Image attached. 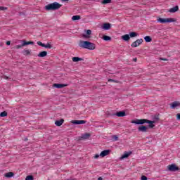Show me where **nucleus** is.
Instances as JSON below:
<instances>
[{
	"instance_id": "obj_1",
	"label": "nucleus",
	"mask_w": 180,
	"mask_h": 180,
	"mask_svg": "<svg viewBox=\"0 0 180 180\" xmlns=\"http://www.w3.org/2000/svg\"><path fill=\"white\" fill-rule=\"evenodd\" d=\"M131 123H133L134 124H144L145 123H148V127H150V129H153L155 127V125H154V123H155V122L150 121L147 119H136V120H132Z\"/></svg>"
},
{
	"instance_id": "obj_2",
	"label": "nucleus",
	"mask_w": 180,
	"mask_h": 180,
	"mask_svg": "<svg viewBox=\"0 0 180 180\" xmlns=\"http://www.w3.org/2000/svg\"><path fill=\"white\" fill-rule=\"evenodd\" d=\"M79 47L82 49H87V50H95V44L88 41H80L79 43Z\"/></svg>"
},
{
	"instance_id": "obj_3",
	"label": "nucleus",
	"mask_w": 180,
	"mask_h": 180,
	"mask_svg": "<svg viewBox=\"0 0 180 180\" xmlns=\"http://www.w3.org/2000/svg\"><path fill=\"white\" fill-rule=\"evenodd\" d=\"M61 8V4L54 2L45 6L46 11H57Z\"/></svg>"
},
{
	"instance_id": "obj_4",
	"label": "nucleus",
	"mask_w": 180,
	"mask_h": 180,
	"mask_svg": "<svg viewBox=\"0 0 180 180\" xmlns=\"http://www.w3.org/2000/svg\"><path fill=\"white\" fill-rule=\"evenodd\" d=\"M159 23H171L172 22H176V19L175 18H158L157 19Z\"/></svg>"
},
{
	"instance_id": "obj_5",
	"label": "nucleus",
	"mask_w": 180,
	"mask_h": 180,
	"mask_svg": "<svg viewBox=\"0 0 180 180\" xmlns=\"http://www.w3.org/2000/svg\"><path fill=\"white\" fill-rule=\"evenodd\" d=\"M167 169L172 172H175V171H178L179 169V167H178L175 164H172L167 166Z\"/></svg>"
},
{
	"instance_id": "obj_6",
	"label": "nucleus",
	"mask_w": 180,
	"mask_h": 180,
	"mask_svg": "<svg viewBox=\"0 0 180 180\" xmlns=\"http://www.w3.org/2000/svg\"><path fill=\"white\" fill-rule=\"evenodd\" d=\"M141 43H143V39H137L136 41L133 42L131 46V47H139V46L141 45Z\"/></svg>"
},
{
	"instance_id": "obj_7",
	"label": "nucleus",
	"mask_w": 180,
	"mask_h": 180,
	"mask_svg": "<svg viewBox=\"0 0 180 180\" xmlns=\"http://www.w3.org/2000/svg\"><path fill=\"white\" fill-rule=\"evenodd\" d=\"M53 86L54 88H58V89H61V88H65V86H68V84H53Z\"/></svg>"
},
{
	"instance_id": "obj_8",
	"label": "nucleus",
	"mask_w": 180,
	"mask_h": 180,
	"mask_svg": "<svg viewBox=\"0 0 180 180\" xmlns=\"http://www.w3.org/2000/svg\"><path fill=\"white\" fill-rule=\"evenodd\" d=\"M71 123L73 124H85L86 123V121L85 120H72Z\"/></svg>"
},
{
	"instance_id": "obj_9",
	"label": "nucleus",
	"mask_w": 180,
	"mask_h": 180,
	"mask_svg": "<svg viewBox=\"0 0 180 180\" xmlns=\"http://www.w3.org/2000/svg\"><path fill=\"white\" fill-rule=\"evenodd\" d=\"M113 116H117L118 117H124V116H126V112L120 111L117 112L116 114H114Z\"/></svg>"
},
{
	"instance_id": "obj_10",
	"label": "nucleus",
	"mask_w": 180,
	"mask_h": 180,
	"mask_svg": "<svg viewBox=\"0 0 180 180\" xmlns=\"http://www.w3.org/2000/svg\"><path fill=\"white\" fill-rule=\"evenodd\" d=\"M110 153V150H103L101 153H100V157H106V155H109V153Z\"/></svg>"
},
{
	"instance_id": "obj_11",
	"label": "nucleus",
	"mask_w": 180,
	"mask_h": 180,
	"mask_svg": "<svg viewBox=\"0 0 180 180\" xmlns=\"http://www.w3.org/2000/svg\"><path fill=\"white\" fill-rule=\"evenodd\" d=\"M178 11H179V7L178 6H175L174 7L170 8L169 12H170V13H175V12H178Z\"/></svg>"
},
{
	"instance_id": "obj_12",
	"label": "nucleus",
	"mask_w": 180,
	"mask_h": 180,
	"mask_svg": "<svg viewBox=\"0 0 180 180\" xmlns=\"http://www.w3.org/2000/svg\"><path fill=\"white\" fill-rule=\"evenodd\" d=\"M139 131H142L143 133H147V127L141 125L138 128Z\"/></svg>"
},
{
	"instance_id": "obj_13",
	"label": "nucleus",
	"mask_w": 180,
	"mask_h": 180,
	"mask_svg": "<svg viewBox=\"0 0 180 180\" xmlns=\"http://www.w3.org/2000/svg\"><path fill=\"white\" fill-rule=\"evenodd\" d=\"M110 27H111V25L109 22H105L103 25V29H104V30H109Z\"/></svg>"
},
{
	"instance_id": "obj_14",
	"label": "nucleus",
	"mask_w": 180,
	"mask_h": 180,
	"mask_svg": "<svg viewBox=\"0 0 180 180\" xmlns=\"http://www.w3.org/2000/svg\"><path fill=\"white\" fill-rule=\"evenodd\" d=\"M89 137H91V134L86 133L82 135L81 139H82V140H88Z\"/></svg>"
},
{
	"instance_id": "obj_15",
	"label": "nucleus",
	"mask_w": 180,
	"mask_h": 180,
	"mask_svg": "<svg viewBox=\"0 0 180 180\" xmlns=\"http://www.w3.org/2000/svg\"><path fill=\"white\" fill-rule=\"evenodd\" d=\"M29 44L33 45L34 42L32 41H26L25 40L22 41V46H29Z\"/></svg>"
},
{
	"instance_id": "obj_16",
	"label": "nucleus",
	"mask_w": 180,
	"mask_h": 180,
	"mask_svg": "<svg viewBox=\"0 0 180 180\" xmlns=\"http://www.w3.org/2000/svg\"><path fill=\"white\" fill-rule=\"evenodd\" d=\"M122 39L124 41H129V40H130V36L127 34L122 35Z\"/></svg>"
},
{
	"instance_id": "obj_17",
	"label": "nucleus",
	"mask_w": 180,
	"mask_h": 180,
	"mask_svg": "<svg viewBox=\"0 0 180 180\" xmlns=\"http://www.w3.org/2000/svg\"><path fill=\"white\" fill-rule=\"evenodd\" d=\"M180 103L178 101L173 102L171 104L172 109H175V108H177V106H179Z\"/></svg>"
},
{
	"instance_id": "obj_18",
	"label": "nucleus",
	"mask_w": 180,
	"mask_h": 180,
	"mask_svg": "<svg viewBox=\"0 0 180 180\" xmlns=\"http://www.w3.org/2000/svg\"><path fill=\"white\" fill-rule=\"evenodd\" d=\"M63 123H64V119H60V120H57L55 122V124L56 126H62Z\"/></svg>"
},
{
	"instance_id": "obj_19",
	"label": "nucleus",
	"mask_w": 180,
	"mask_h": 180,
	"mask_svg": "<svg viewBox=\"0 0 180 180\" xmlns=\"http://www.w3.org/2000/svg\"><path fill=\"white\" fill-rule=\"evenodd\" d=\"M130 154H131V153L124 152V154L121 156V160H124V158H127L130 155Z\"/></svg>"
},
{
	"instance_id": "obj_20",
	"label": "nucleus",
	"mask_w": 180,
	"mask_h": 180,
	"mask_svg": "<svg viewBox=\"0 0 180 180\" xmlns=\"http://www.w3.org/2000/svg\"><path fill=\"white\" fill-rule=\"evenodd\" d=\"M47 56V51H44L38 54V57H46Z\"/></svg>"
},
{
	"instance_id": "obj_21",
	"label": "nucleus",
	"mask_w": 180,
	"mask_h": 180,
	"mask_svg": "<svg viewBox=\"0 0 180 180\" xmlns=\"http://www.w3.org/2000/svg\"><path fill=\"white\" fill-rule=\"evenodd\" d=\"M72 60L73 63H78V61H82V58L79 57H73Z\"/></svg>"
},
{
	"instance_id": "obj_22",
	"label": "nucleus",
	"mask_w": 180,
	"mask_h": 180,
	"mask_svg": "<svg viewBox=\"0 0 180 180\" xmlns=\"http://www.w3.org/2000/svg\"><path fill=\"white\" fill-rule=\"evenodd\" d=\"M13 172H8V173H6L5 174V176L6 178H12V176H13Z\"/></svg>"
},
{
	"instance_id": "obj_23",
	"label": "nucleus",
	"mask_w": 180,
	"mask_h": 180,
	"mask_svg": "<svg viewBox=\"0 0 180 180\" xmlns=\"http://www.w3.org/2000/svg\"><path fill=\"white\" fill-rule=\"evenodd\" d=\"M103 40H105V41H109L112 40V38L109 36L104 35L103 37Z\"/></svg>"
},
{
	"instance_id": "obj_24",
	"label": "nucleus",
	"mask_w": 180,
	"mask_h": 180,
	"mask_svg": "<svg viewBox=\"0 0 180 180\" xmlns=\"http://www.w3.org/2000/svg\"><path fill=\"white\" fill-rule=\"evenodd\" d=\"M81 19V15H73L72 17V20H79Z\"/></svg>"
},
{
	"instance_id": "obj_25",
	"label": "nucleus",
	"mask_w": 180,
	"mask_h": 180,
	"mask_svg": "<svg viewBox=\"0 0 180 180\" xmlns=\"http://www.w3.org/2000/svg\"><path fill=\"white\" fill-rule=\"evenodd\" d=\"M144 39H145V41H146V43H150V42H151V37H150V36H146V37H144Z\"/></svg>"
},
{
	"instance_id": "obj_26",
	"label": "nucleus",
	"mask_w": 180,
	"mask_h": 180,
	"mask_svg": "<svg viewBox=\"0 0 180 180\" xmlns=\"http://www.w3.org/2000/svg\"><path fill=\"white\" fill-rule=\"evenodd\" d=\"M6 116H8V112L6 111H4V112L0 113V117H5Z\"/></svg>"
},
{
	"instance_id": "obj_27",
	"label": "nucleus",
	"mask_w": 180,
	"mask_h": 180,
	"mask_svg": "<svg viewBox=\"0 0 180 180\" xmlns=\"http://www.w3.org/2000/svg\"><path fill=\"white\" fill-rule=\"evenodd\" d=\"M112 3V0H103L101 4H103V5H106V4H110Z\"/></svg>"
},
{
	"instance_id": "obj_28",
	"label": "nucleus",
	"mask_w": 180,
	"mask_h": 180,
	"mask_svg": "<svg viewBox=\"0 0 180 180\" xmlns=\"http://www.w3.org/2000/svg\"><path fill=\"white\" fill-rule=\"evenodd\" d=\"M45 46V49H53V46H51V44L50 43H48L46 44H44Z\"/></svg>"
},
{
	"instance_id": "obj_29",
	"label": "nucleus",
	"mask_w": 180,
	"mask_h": 180,
	"mask_svg": "<svg viewBox=\"0 0 180 180\" xmlns=\"http://www.w3.org/2000/svg\"><path fill=\"white\" fill-rule=\"evenodd\" d=\"M137 36L136 32H132L129 33V37H136Z\"/></svg>"
},
{
	"instance_id": "obj_30",
	"label": "nucleus",
	"mask_w": 180,
	"mask_h": 180,
	"mask_svg": "<svg viewBox=\"0 0 180 180\" xmlns=\"http://www.w3.org/2000/svg\"><path fill=\"white\" fill-rule=\"evenodd\" d=\"M113 141H117V140H119V136L117 135H113L112 137Z\"/></svg>"
},
{
	"instance_id": "obj_31",
	"label": "nucleus",
	"mask_w": 180,
	"mask_h": 180,
	"mask_svg": "<svg viewBox=\"0 0 180 180\" xmlns=\"http://www.w3.org/2000/svg\"><path fill=\"white\" fill-rule=\"evenodd\" d=\"M38 46H41V47H44V44H43L41 41H37V43Z\"/></svg>"
},
{
	"instance_id": "obj_32",
	"label": "nucleus",
	"mask_w": 180,
	"mask_h": 180,
	"mask_svg": "<svg viewBox=\"0 0 180 180\" xmlns=\"http://www.w3.org/2000/svg\"><path fill=\"white\" fill-rule=\"evenodd\" d=\"M25 180H33V176H27Z\"/></svg>"
},
{
	"instance_id": "obj_33",
	"label": "nucleus",
	"mask_w": 180,
	"mask_h": 180,
	"mask_svg": "<svg viewBox=\"0 0 180 180\" xmlns=\"http://www.w3.org/2000/svg\"><path fill=\"white\" fill-rule=\"evenodd\" d=\"M86 34H88L89 36H91V34H92V31L91 30H86Z\"/></svg>"
},
{
	"instance_id": "obj_34",
	"label": "nucleus",
	"mask_w": 180,
	"mask_h": 180,
	"mask_svg": "<svg viewBox=\"0 0 180 180\" xmlns=\"http://www.w3.org/2000/svg\"><path fill=\"white\" fill-rule=\"evenodd\" d=\"M83 37H84V39H89V37H91V36L88 35L87 34H83Z\"/></svg>"
},
{
	"instance_id": "obj_35",
	"label": "nucleus",
	"mask_w": 180,
	"mask_h": 180,
	"mask_svg": "<svg viewBox=\"0 0 180 180\" xmlns=\"http://www.w3.org/2000/svg\"><path fill=\"white\" fill-rule=\"evenodd\" d=\"M24 54H25L26 56H29V54H30V51L29 50H25L24 51Z\"/></svg>"
},
{
	"instance_id": "obj_36",
	"label": "nucleus",
	"mask_w": 180,
	"mask_h": 180,
	"mask_svg": "<svg viewBox=\"0 0 180 180\" xmlns=\"http://www.w3.org/2000/svg\"><path fill=\"white\" fill-rule=\"evenodd\" d=\"M22 47H25L23 46V44L22 45H17V46H15V49H22Z\"/></svg>"
},
{
	"instance_id": "obj_37",
	"label": "nucleus",
	"mask_w": 180,
	"mask_h": 180,
	"mask_svg": "<svg viewBox=\"0 0 180 180\" xmlns=\"http://www.w3.org/2000/svg\"><path fill=\"white\" fill-rule=\"evenodd\" d=\"M6 9H8V8L4 7V6H0V11H6Z\"/></svg>"
},
{
	"instance_id": "obj_38",
	"label": "nucleus",
	"mask_w": 180,
	"mask_h": 180,
	"mask_svg": "<svg viewBox=\"0 0 180 180\" xmlns=\"http://www.w3.org/2000/svg\"><path fill=\"white\" fill-rule=\"evenodd\" d=\"M141 180H147V176H142L141 177Z\"/></svg>"
},
{
	"instance_id": "obj_39",
	"label": "nucleus",
	"mask_w": 180,
	"mask_h": 180,
	"mask_svg": "<svg viewBox=\"0 0 180 180\" xmlns=\"http://www.w3.org/2000/svg\"><path fill=\"white\" fill-rule=\"evenodd\" d=\"M176 118H177V120H180V114L179 113H178L176 115Z\"/></svg>"
},
{
	"instance_id": "obj_40",
	"label": "nucleus",
	"mask_w": 180,
	"mask_h": 180,
	"mask_svg": "<svg viewBox=\"0 0 180 180\" xmlns=\"http://www.w3.org/2000/svg\"><path fill=\"white\" fill-rule=\"evenodd\" d=\"M94 158H95V159L99 158V155H98V154L95 155H94Z\"/></svg>"
},
{
	"instance_id": "obj_41",
	"label": "nucleus",
	"mask_w": 180,
	"mask_h": 180,
	"mask_svg": "<svg viewBox=\"0 0 180 180\" xmlns=\"http://www.w3.org/2000/svg\"><path fill=\"white\" fill-rule=\"evenodd\" d=\"M6 44L7 46H11V41H8L6 43Z\"/></svg>"
},
{
	"instance_id": "obj_42",
	"label": "nucleus",
	"mask_w": 180,
	"mask_h": 180,
	"mask_svg": "<svg viewBox=\"0 0 180 180\" xmlns=\"http://www.w3.org/2000/svg\"><path fill=\"white\" fill-rule=\"evenodd\" d=\"M114 82V80L112 79H108V82Z\"/></svg>"
},
{
	"instance_id": "obj_43",
	"label": "nucleus",
	"mask_w": 180,
	"mask_h": 180,
	"mask_svg": "<svg viewBox=\"0 0 180 180\" xmlns=\"http://www.w3.org/2000/svg\"><path fill=\"white\" fill-rule=\"evenodd\" d=\"M4 79H9V77L7 76H4Z\"/></svg>"
},
{
	"instance_id": "obj_44",
	"label": "nucleus",
	"mask_w": 180,
	"mask_h": 180,
	"mask_svg": "<svg viewBox=\"0 0 180 180\" xmlns=\"http://www.w3.org/2000/svg\"><path fill=\"white\" fill-rule=\"evenodd\" d=\"M160 60H162V61H167V59L165 58H160Z\"/></svg>"
},
{
	"instance_id": "obj_45",
	"label": "nucleus",
	"mask_w": 180,
	"mask_h": 180,
	"mask_svg": "<svg viewBox=\"0 0 180 180\" xmlns=\"http://www.w3.org/2000/svg\"><path fill=\"white\" fill-rule=\"evenodd\" d=\"M133 61H135V62L137 61V58H134Z\"/></svg>"
},
{
	"instance_id": "obj_46",
	"label": "nucleus",
	"mask_w": 180,
	"mask_h": 180,
	"mask_svg": "<svg viewBox=\"0 0 180 180\" xmlns=\"http://www.w3.org/2000/svg\"><path fill=\"white\" fill-rule=\"evenodd\" d=\"M62 2H68V0H61Z\"/></svg>"
},
{
	"instance_id": "obj_47",
	"label": "nucleus",
	"mask_w": 180,
	"mask_h": 180,
	"mask_svg": "<svg viewBox=\"0 0 180 180\" xmlns=\"http://www.w3.org/2000/svg\"><path fill=\"white\" fill-rule=\"evenodd\" d=\"M98 180H103V179L102 177H98Z\"/></svg>"
}]
</instances>
